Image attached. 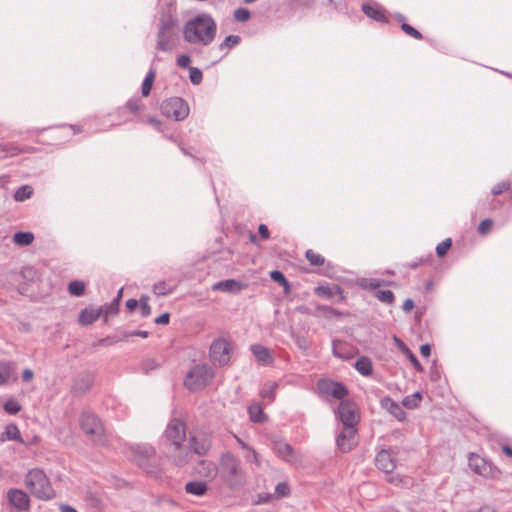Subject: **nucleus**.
<instances>
[{"mask_svg": "<svg viewBox=\"0 0 512 512\" xmlns=\"http://www.w3.org/2000/svg\"><path fill=\"white\" fill-rule=\"evenodd\" d=\"M189 446L193 453L197 455H204L209 451L211 442L208 436L199 434L190 438Z\"/></svg>", "mask_w": 512, "mask_h": 512, "instance_id": "nucleus-15", "label": "nucleus"}, {"mask_svg": "<svg viewBox=\"0 0 512 512\" xmlns=\"http://www.w3.org/2000/svg\"><path fill=\"white\" fill-rule=\"evenodd\" d=\"M382 406L399 421H404L406 419V412L394 400L385 398L382 400Z\"/></svg>", "mask_w": 512, "mask_h": 512, "instance_id": "nucleus-22", "label": "nucleus"}, {"mask_svg": "<svg viewBox=\"0 0 512 512\" xmlns=\"http://www.w3.org/2000/svg\"><path fill=\"white\" fill-rule=\"evenodd\" d=\"M317 389L322 397L331 396L335 400L341 401H343L348 394L346 387L342 383L326 379L318 382Z\"/></svg>", "mask_w": 512, "mask_h": 512, "instance_id": "nucleus-12", "label": "nucleus"}, {"mask_svg": "<svg viewBox=\"0 0 512 512\" xmlns=\"http://www.w3.org/2000/svg\"><path fill=\"white\" fill-rule=\"evenodd\" d=\"M25 483L30 492L39 499L50 500L55 497L49 479L40 469L30 470L25 478Z\"/></svg>", "mask_w": 512, "mask_h": 512, "instance_id": "nucleus-3", "label": "nucleus"}, {"mask_svg": "<svg viewBox=\"0 0 512 512\" xmlns=\"http://www.w3.org/2000/svg\"><path fill=\"white\" fill-rule=\"evenodd\" d=\"M420 352H421L422 356L429 357L430 354H431V347H430V345L429 344L421 345Z\"/></svg>", "mask_w": 512, "mask_h": 512, "instance_id": "nucleus-64", "label": "nucleus"}, {"mask_svg": "<svg viewBox=\"0 0 512 512\" xmlns=\"http://www.w3.org/2000/svg\"><path fill=\"white\" fill-rule=\"evenodd\" d=\"M34 240V234L31 232H16L13 235V242L18 246H28Z\"/></svg>", "mask_w": 512, "mask_h": 512, "instance_id": "nucleus-30", "label": "nucleus"}, {"mask_svg": "<svg viewBox=\"0 0 512 512\" xmlns=\"http://www.w3.org/2000/svg\"><path fill=\"white\" fill-rule=\"evenodd\" d=\"M414 307V302L412 299H406L402 305V309L404 312H410Z\"/></svg>", "mask_w": 512, "mask_h": 512, "instance_id": "nucleus-62", "label": "nucleus"}, {"mask_svg": "<svg viewBox=\"0 0 512 512\" xmlns=\"http://www.w3.org/2000/svg\"><path fill=\"white\" fill-rule=\"evenodd\" d=\"M214 370L206 364H197L190 368L184 378V386L191 392L204 389L214 378Z\"/></svg>", "mask_w": 512, "mask_h": 512, "instance_id": "nucleus-4", "label": "nucleus"}, {"mask_svg": "<svg viewBox=\"0 0 512 512\" xmlns=\"http://www.w3.org/2000/svg\"><path fill=\"white\" fill-rule=\"evenodd\" d=\"M245 459L247 462H254L257 466H259L258 453L250 446L246 451Z\"/></svg>", "mask_w": 512, "mask_h": 512, "instance_id": "nucleus-54", "label": "nucleus"}, {"mask_svg": "<svg viewBox=\"0 0 512 512\" xmlns=\"http://www.w3.org/2000/svg\"><path fill=\"white\" fill-rule=\"evenodd\" d=\"M336 414L343 426H357L359 423V411L353 401H341Z\"/></svg>", "mask_w": 512, "mask_h": 512, "instance_id": "nucleus-10", "label": "nucleus"}, {"mask_svg": "<svg viewBox=\"0 0 512 512\" xmlns=\"http://www.w3.org/2000/svg\"><path fill=\"white\" fill-rule=\"evenodd\" d=\"M250 349L258 362L263 365L272 364L274 358L271 351L267 347L260 344H254Z\"/></svg>", "mask_w": 512, "mask_h": 512, "instance_id": "nucleus-20", "label": "nucleus"}, {"mask_svg": "<svg viewBox=\"0 0 512 512\" xmlns=\"http://www.w3.org/2000/svg\"><path fill=\"white\" fill-rule=\"evenodd\" d=\"M356 284L362 289L374 290L383 285L384 281L378 278L362 277L357 279Z\"/></svg>", "mask_w": 512, "mask_h": 512, "instance_id": "nucleus-25", "label": "nucleus"}, {"mask_svg": "<svg viewBox=\"0 0 512 512\" xmlns=\"http://www.w3.org/2000/svg\"><path fill=\"white\" fill-rule=\"evenodd\" d=\"M0 151L5 153V157H14L20 153L21 148L12 143H7L0 145Z\"/></svg>", "mask_w": 512, "mask_h": 512, "instance_id": "nucleus-38", "label": "nucleus"}, {"mask_svg": "<svg viewBox=\"0 0 512 512\" xmlns=\"http://www.w3.org/2000/svg\"><path fill=\"white\" fill-rule=\"evenodd\" d=\"M244 288V285L236 281L234 279H227L223 281L216 282L212 285L213 291L220 292H229V293H238Z\"/></svg>", "mask_w": 512, "mask_h": 512, "instance_id": "nucleus-19", "label": "nucleus"}, {"mask_svg": "<svg viewBox=\"0 0 512 512\" xmlns=\"http://www.w3.org/2000/svg\"><path fill=\"white\" fill-rule=\"evenodd\" d=\"M140 102L141 100L138 97L131 98L127 101L126 108L135 113L140 109Z\"/></svg>", "mask_w": 512, "mask_h": 512, "instance_id": "nucleus-52", "label": "nucleus"}, {"mask_svg": "<svg viewBox=\"0 0 512 512\" xmlns=\"http://www.w3.org/2000/svg\"><path fill=\"white\" fill-rule=\"evenodd\" d=\"M270 277L273 281L279 283L280 285H282L285 289H288L289 288V283L287 281V279L285 278V276L283 275L282 272L278 271V270H273L271 273H270Z\"/></svg>", "mask_w": 512, "mask_h": 512, "instance_id": "nucleus-43", "label": "nucleus"}, {"mask_svg": "<svg viewBox=\"0 0 512 512\" xmlns=\"http://www.w3.org/2000/svg\"><path fill=\"white\" fill-rule=\"evenodd\" d=\"M1 440H21L18 427L13 424L7 425L1 437Z\"/></svg>", "mask_w": 512, "mask_h": 512, "instance_id": "nucleus-33", "label": "nucleus"}, {"mask_svg": "<svg viewBox=\"0 0 512 512\" xmlns=\"http://www.w3.org/2000/svg\"><path fill=\"white\" fill-rule=\"evenodd\" d=\"M251 16L250 11L247 8H238L234 11V18L239 22H246Z\"/></svg>", "mask_w": 512, "mask_h": 512, "instance_id": "nucleus-47", "label": "nucleus"}, {"mask_svg": "<svg viewBox=\"0 0 512 512\" xmlns=\"http://www.w3.org/2000/svg\"><path fill=\"white\" fill-rule=\"evenodd\" d=\"M162 115L172 118L175 121L185 120L190 112L188 103L181 97H171L164 100L160 105Z\"/></svg>", "mask_w": 512, "mask_h": 512, "instance_id": "nucleus-7", "label": "nucleus"}, {"mask_svg": "<svg viewBox=\"0 0 512 512\" xmlns=\"http://www.w3.org/2000/svg\"><path fill=\"white\" fill-rule=\"evenodd\" d=\"M20 275L23 280L29 283L36 282L40 279L39 272L32 266L23 267L20 271Z\"/></svg>", "mask_w": 512, "mask_h": 512, "instance_id": "nucleus-31", "label": "nucleus"}, {"mask_svg": "<svg viewBox=\"0 0 512 512\" xmlns=\"http://www.w3.org/2000/svg\"><path fill=\"white\" fill-rule=\"evenodd\" d=\"M492 220L490 219H485L483 220L480 224H479V227H478V231L481 233V234H486L487 232L490 231L491 227H492Z\"/></svg>", "mask_w": 512, "mask_h": 512, "instance_id": "nucleus-55", "label": "nucleus"}, {"mask_svg": "<svg viewBox=\"0 0 512 512\" xmlns=\"http://www.w3.org/2000/svg\"><path fill=\"white\" fill-rule=\"evenodd\" d=\"M133 460L147 472H151L150 463L155 457V450L148 444L136 445L131 448Z\"/></svg>", "mask_w": 512, "mask_h": 512, "instance_id": "nucleus-14", "label": "nucleus"}, {"mask_svg": "<svg viewBox=\"0 0 512 512\" xmlns=\"http://www.w3.org/2000/svg\"><path fill=\"white\" fill-rule=\"evenodd\" d=\"M241 41V37L239 35H228L225 37L222 43L219 44L218 49L220 51H225V55L228 51L235 46H237Z\"/></svg>", "mask_w": 512, "mask_h": 512, "instance_id": "nucleus-29", "label": "nucleus"}, {"mask_svg": "<svg viewBox=\"0 0 512 512\" xmlns=\"http://www.w3.org/2000/svg\"><path fill=\"white\" fill-rule=\"evenodd\" d=\"M33 189L31 186L23 185L19 187L14 193V199L16 201L22 202L24 200L29 199L32 196Z\"/></svg>", "mask_w": 512, "mask_h": 512, "instance_id": "nucleus-34", "label": "nucleus"}, {"mask_svg": "<svg viewBox=\"0 0 512 512\" xmlns=\"http://www.w3.org/2000/svg\"><path fill=\"white\" fill-rule=\"evenodd\" d=\"M63 136H74L81 132V129L74 125L62 126L59 131Z\"/></svg>", "mask_w": 512, "mask_h": 512, "instance_id": "nucleus-50", "label": "nucleus"}, {"mask_svg": "<svg viewBox=\"0 0 512 512\" xmlns=\"http://www.w3.org/2000/svg\"><path fill=\"white\" fill-rule=\"evenodd\" d=\"M421 398V394L419 392H415L414 394L406 396L403 399V406L408 409H414L419 405Z\"/></svg>", "mask_w": 512, "mask_h": 512, "instance_id": "nucleus-36", "label": "nucleus"}, {"mask_svg": "<svg viewBox=\"0 0 512 512\" xmlns=\"http://www.w3.org/2000/svg\"><path fill=\"white\" fill-rule=\"evenodd\" d=\"M9 503L20 511L26 510L29 506L28 495L18 489H11L8 491Z\"/></svg>", "mask_w": 512, "mask_h": 512, "instance_id": "nucleus-16", "label": "nucleus"}, {"mask_svg": "<svg viewBox=\"0 0 512 512\" xmlns=\"http://www.w3.org/2000/svg\"><path fill=\"white\" fill-rule=\"evenodd\" d=\"M20 409L21 407L19 403L13 399L6 401L4 404V410L11 415L17 414Z\"/></svg>", "mask_w": 512, "mask_h": 512, "instance_id": "nucleus-46", "label": "nucleus"}, {"mask_svg": "<svg viewBox=\"0 0 512 512\" xmlns=\"http://www.w3.org/2000/svg\"><path fill=\"white\" fill-rule=\"evenodd\" d=\"M375 463L377 468L385 473H391L396 467L395 459L387 450H382L377 454Z\"/></svg>", "mask_w": 512, "mask_h": 512, "instance_id": "nucleus-18", "label": "nucleus"}, {"mask_svg": "<svg viewBox=\"0 0 512 512\" xmlns=\"http://www.w3.org/2000/svg\"><path fill=\"white\" fill-rule=\"evenodd\" d=\"M362 12L369 18L381 22V23H388V18L385 14L384 9L378 5L377 3L370 4V3H364L362 5Z\"/></svg>", "mask_w": 512, "mask_h": 512, "instance_id": "nucleus-17", "label": "nucleus"}, {"mask_svg": "<svg viewBox=\"0 0 512 512\" xmlns=\"http://www.w3.org/2000/svg\"><path fill=\"white\" fill-rule=\"evenodd\" d=\"M356 370L363 376L372 374V362L367 357H360L355 363Z\"/></svg>", "mask_w": 512, "mask_h": 512, "instance_id": "nucleus-27", "label": "nucleus"}, {"mask_svg": "<svg viewBox=\"0 0 512 512\" xmlns=\"http://www.w3.org/2000/svg\"><path fill=\"white\" fill-rule=\"evenodd\" d=\"M289 492H290L289 486L284 482L278 483L275 487V493L279 497H285L289 494Z\"/></svg>", "mask_w": 512, "mask_h": 512, "instance_id": "nucleus-53", "label": "nucleus"}, {"mask_svg": "<svg viewBox=\"0 0 512 512\" xmlns=\"http://www.w3.org/2000/svg\"><path fill=\"white\" fill-rule=\"evenodd\" d=\"M202 465L207 466V472L205 473L206 476H214L217 472L216 466L213 463H205L203 462Z\"/></svg>", "mask_w": 512, "mask_h": 512, "instance_id": "nucleus-61", "label": "nucleus"}, {"mask_svg": "<svg viewBox=\"0 0 512 512\" xmlns=\"http://www.w3.org/2000/svg\"><path fill=\"white\" fill-rule=\"evenodd\" d=\"M451 245H452L451 239L450 238L445 239L444 241H442L441 243H439L436 246V254L439 257L445 256L446 253L448 252L449 248L451 247Z\"/></svg>", "mask_w": 512, "mask_h": 512, "instance_id": "nucleus-44", "label": "nucleus"}, {"mask_svg": "<svg viewBox=\"0 0 512 512\" xmlns=\"http://www.w3.org/2000/svg\"><path fill=\"white\" fill-rule=\"evenodd\" d=\"M511 188V183L510 181H502L498 184H496L493 188H492V191L491 193L493 195H499L501 193H503L504 191H507Z\"/></svg>", "mask_w": 512, "mask_h": 512, "instance_id": "nucleus-48", "label": "nucleus"}, {"mask_svg": "<svg viewBox=\"0 0 512 512\" xmlns=\"http://www.w3.org/2000/svg\"><path fill=\"white\" fill-rule=\"evenodd\" d=\"M179 19L176 8L167 5L162 8L159 18L156 47L159 51L167 52L176 47Z\"/></svg>", "mask_w": 512, "mask_h": 512, "instance_id": "nucleus-2", "label": "nucleus"}, {"mask_svg": "<svg viewBox=\"0 0 512 512\" xmlns=\"http://www.w3.org/2000/svg\"><path fill=\"white\" fill-rule=\"evenodd\" d=\"M258 232L263 239H268L270 237L268 227L265 224L259 225Z\"/></svg>", "mask_w": 512, "mask_h": 512, "instance_id": "nucleus-60", "label": "nucleus"}, {"mask_svg": "<svg viewBox=\"0 0 512 512\" xmlns=\"http://www.w3.org/2000/svg\"><path fill=\"white\" fill-rule=\"evenodd\" d=\"M248 413L252 422L262 423L266 419L262 407L257 403L249 406Z\"/></svg>", "mask_w": 512, "mask_h": 512, "instance_id": "nucleus-26", "label": "nucleus"}, {"mask_svg": "<svg viewBox=\"0 0 512 512\" xmlns=\"http://www.w3.org/2000/svg\"><path fill=\"white\" fill-rule=\"evenodd\" d=\"M153 291L157 295H166L168 293L165 282L156 283L153 286Z\"/></svg>", "mask_w": 512, "mask_h": 512, "instance_id": "nucleus-56", "label": "nucleus"}, {"mask_svg": "<svg viewBox=\"0 0 512 512\" xmlns=\"http://www.w3.org/2000/svg\"><path fill=\"white\" fill-rule=\"evenodd\" d=\"M232 346L225 339H216L210 346V358L214 365L225 366L231 359Z\"/></svg>", "mask_w": 512, "mask_h": 512, "instance_id": "nucleus-8", "label": "nucleus"}, {"mask_svg": "<svg viewBox=\"0 0 512 512\" xmlns=\"http://www.w3.org/2000/svg\"><path fill=\"white\" fill-rule=\"evenodd\" d=\"M169 319L170 315L168 313H163L155 319V323L159 325H166L169 323Z\"/></svg>", "mask_w": 512, "mask_h": 512, "instance_id": "nucleus-59", "label": "nucleus"}, {"mask_svg": "<svg viewBox=\"0 0 512 512\" xmlns=\"http://www.w3.org/2000/svg\"><path fill=\"white\" fill-rule=\"evenodd\" d=\"M316 293L321 296V297H325V298H330L333 296V292H332V289L329 288V287H324V286H320L316 289Z\"/></svg>", "mask_w": 512, "mask_h": 512, "instance_id": "nucleus-57", "label": "nucleus"}, {"mask_svg": "<svg viewBox=\"0 0 512 512\" xmlns=\"http://www.w3.org/2000/svg\"><path fill=\"white\" fill-rule=\"evenodd\" d=\"M165 436L167 440L171 441L175 450L178 451L177 454L173 455L174 462L177 465H184L187 463L189 460V453L187 452L182 455L181 452V444L186 438L184 423L178 419L171 420L166 428Z\"/></svg>", "mask_w": 512, "mask_h": 512, "instance_id": "nucleus-6", "label": "nucleus"}, {"mask_svg": "<svg viewBox=\"0 0 512 512\" xmlns=\"http://www.w3.org/2000/svg\"><path fill=\"white\" fill-rule=\"evenodd\" d=\"M375 297L385 304H392L395 300L394 293L391 290H379L375 293Z\"/></svg>", "mask_w": 512, "mask_h": 512, "instance_id": "nucleus-37", "label": "nucleus"}, {"mask_svg": "<svg viewBox=\"0 0 512 512\" xmlns=\"http://www.w3.org/2000/svg\"><path fill=\"white\" fill-rule=\"evenodd\" d=\"M80 425L85 434L91 436L94 441H100L104 429L100 420L91 413L85 412L80 417Z\"/></svg>", "mask_w": 512, "mask_h": 512, "instance_id": "nucleus-11", "label": "nucleus"}, {"mask_svg": "<svg viewBox=\"0 0 512 512\" xmlns=\"http://www.w3.org/2000/svg\"><path fill=\"white\" fill-rule=\"evenodd\" d=\"M138 305H140V311L143 317H147L151 314V307L148 303V297H141Z\"/></svg>", "mask_w": 512, "mask_h": 512, "instance_id": "nucleus-49", "label": "nucleus"}, {"mask_svg": "<svg viewBox=\"0 0 512 512\" xmlns=\"http://www.w3.org/2000/svg\"><path fill=\"white\" fill-rule=\"evenodd\" d=\"M336 443L340 451H351L358 443L357 426H343L336 437Z\"/></svg>", "mask_w": 512, "mask_h": 512, "instance_id": "nucleus-13", "label": "nucleus"}, {"mask_svg": "<svg viewBox=\"0 0 512 512\" xmlns=\"http://www.w3.org/2000/svg\"><path fill=\"white\" fill-rule=\"evenodd\" d=\"M154 78H155V70L151 68L149 70V72L146 74V76L143 80V83H142V87H141V93L144 97H147L150 94L152 86H153Z\"/></svg>", "mask_w": 512, "mask_h": 512, "instance_id": "nucleus-32", "label": "nucleus"}, {"mask_svg": "<svg viewBox=\"0 0 512 512\" xmlns=\"http://www.w3.org/2000/svg\"><path fill=\"white\" fill-rule=\"evenodd\" d=\"M13 372V365L11 363H0V385L6 383Z\"/></svg>", "mask_w": 512, "mask_h": 512, "instance_id": "nucleus-35", "label": "nucleus"}, {"mask_svg": "<svg viewBox=\"0 0 512 512\" xmlns=\"http://www.w3.org/2000/svg\"><path fill=\"white\" fill-rule=\"evenodd\" d=\"M275 451L279 457L287 462L293 460V449L289 444L278 443L275 445Z\"/></svg>", "mask_w": 512, "mask_h": 512, "instance_id": "nucleus-28", "label": "nucleus"}, {"mask_svg": "<svg viewBox=\"0 0 512 512\" xmlns=\"http://www.w3.org/2000/svg\"><path fill=\"white\" fill-rule=\"evenodd\" d=\"M276 389H277V384L274 382H271V383L265 385V387L263 388V390L261 392V396L263 398H269V399L273 400L274 396H275Z\"/></svg>", "mask_w": 512, "mask_h": 512, "instance_id": "nucleus-45", "label": "nucleus"}, {"mask_svg": "<svg viewBox=\"0 0 512 512\" xmlns=\"http://www.w3.org/2000/svg\"><path fill=\"white\" fill-rule=\"evenodd\" d=\"M189 78L192 84L199 85L203 80L202 71L197 67H190Z\"/></svg>", "mask_w": 512, "mask_h": 512, "instance_id": "nucleus-40", "label": "nucleus"}, {"mask_svg": "<svg viewBox=\"0 0 512 512\" xmlns=\"http://www.w3.org/2000/svg\"><path fill=\"white\" fill-rule=\"evenodd\" d=\"M191 62L190 56L187 54H182L177 58L178 66L182 68H187Z\"/></svg>", "mask_w": 512, "mask_h": 512, "instance_id": "nucleus-58", "label": "nucleus"}, {"mask_svg": "<svg viewBox=\"0 0 512 512\" xmlns=\"http://www.w3.org/2000/svg\"><path fill=\"white\" fill-rule=\"evenodd\" d=\"M68 290L74 296H81L85 291V284L82 281H72L68 286Z\"/></svg>", "mask_w": 512, "mask_h": 512, "instance_id": "nucleus-39", "label": "nucleus"}, {"mask_svg": "<svg viewBox=\"0 0 512 512\" xmlns=\"http://www.w3.org/2000/svg\"><path fill=\"white\" fill-rule=\"evenodd\" d=\"M207 490V484L202 481H190L185 484V492L197 497L205 495Z\"/></svg>", "mask_w": 512, "mask_h": 512, "instance_id": "nucleus-23", "label": "nucleus"}, {"mask_svg": "<svg viewBox=\"0 0 512 512\" xmlns=\"http://www.w3.org/2000/svg\"><path fill=\"white\" fill-rule=\"evenodd\" d=\"M220 474L230 487L244 483V471L240 461L231 453H225L220 461Z\"/></svg>", "mask_w": 512, "mask_h": 512, "instance_id": "nucleus-5", "label": "nucleus"}, {"mask_svg": "<svg viewBox=\"0 0 512 512\" xmlns=\"http://www.w3.org/2000/svg\"><path fill=\"white\" fill-rule=\"evenodd\" d=\"M403 351L409 358V360L412 363V365L414 366V368L418 371H421L422 366H421L420 362L418 361L417 357L406 347L403 349Z\"/></svg>", "mask_w": 512, "mask_h": 512, "instance_id": "nucleus-51", "label": "nucleus"}, {"mask_svg": "<svg viewBox=\"0 0 512 512\" xmlns=\"http://www.w3.org/2000/svg\"><path fill=\"white\" fill-rule=\"evenodd\" d=\"M468 460L469 467L476 474L483 476L485 478L492 479L498 478L500 476V471L479 455L472 453L469 455Z\"/></svg>", "mask_w": 512, "mask_h": 512, "instance_id": "nucleus-9", "label": "nucleus"}, {"mask_svg": "<svg viewBox=\"0 0 512 512\" xmlns=\"http://www.w3.org/2000/svg\"><path fill=\"white\" fill-rule=\"evenodd\" d=\"M92 382H93V380H92L91 376H89V375L81 376L75 381V383L72 387V390L76 394H83L90 389Z\"/></svg>", "mask_w": 512, "mask_h": 512, "instance_id": "nucleus-24", "label": "nucleus"}, {"mask_svg": "<svg viewBox=\"0 0 512 512\" xmlns=\"http://www.w3.org/2000/svg\"><path fill=\"white\" fill-rule=\"evenodd\" d=\"M101 313H102V308H99V309H94L92 307L85 308L80 312L79 317H78V322L83 326L90 325V324L94 323L100 317Z\"/></svg>", "mask_w": 512, "mask_h": 512, "instance_id": "nucleus-21", "label": "nucleus"}, {"mask_svg": "<svg viewBox=\"0 0 512 512\" xmlns=\"http://www.w3.org/2000/svg\"><path fill=\"white\" fill-rule=\"evenodd\" d=\"M217 34V24L208 13H201L188 20L183 27L184 40L192 45L209 46Z\"/></svg>", "mask_w": 512, "mask_h": 512, "instance_id": "nucleus-1", "label": "nucleus"}, {"mask_svg": "<svg viewBox=\"0 0 512 512\" xmlns=\"http://www.w3.org/2000/svg\"><path fill=\"white\" fill-rule=\"evenodd\" d=\"M33 371L30 369H25L22 373V379L25 382H29L33 379Z\"/></svg>", "mask_w": 512, "mask_h": 512, "instance_id": "nucleus-63", "label": "nucleus"}, {"mask_svg": "<svg viewBox=\"0 0 512 512\" xmlns=\"http://www.w3.org/2000/svg\"><path fill=\"white\" fill-rule=\"evenodd\" d=\"M401 29L409 36L413 37L414 39L421 40L423 38V35L414 27L409 25L408 23L403 22L401 25Z\"/></svg>", "mask_w": 512, "mask_h": 512, "instance_id": "nucleus-42", "label": "nucleus"}, {"mask_svg": "<svg viewBox=\"0 0 512 512\" xmlns=\"http://www.w3.org/2000/svg\"><path fill=\"white\" fill-rule=\"evenodd\" d=\"M306 258L310 262V264L314 266H320L324 263V258L320 254L315 253L312 250L306 251Z\"/></svg>", "mask_w": 512, "mask_h": 512, "instance_id": "nucleus-41", "label": "nucleus"}]
</instances>
